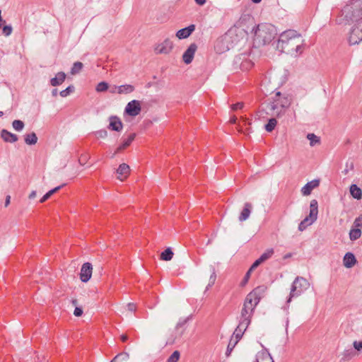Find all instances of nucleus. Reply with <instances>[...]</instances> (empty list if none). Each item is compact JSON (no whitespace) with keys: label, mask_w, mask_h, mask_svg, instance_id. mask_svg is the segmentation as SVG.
<instances>
[{"label":"nucleus","mask_w":362,"mask_h":362,"mask_svg":"<svg viewBox=\"0 0 362 362\" xmlns=\"http://www.w3.org/2000/svg\"><path fill=\"white\" fill-rule=\"evenodd\" d=\"M251 32L253 33L252 48H258L271 43L277 35L276 27L267 23L255 25Z\"/></svg>","instance_id":"f257e3e1"},{"label":"nucleus","mask_w":362,"mask_h":362,"mask_svg":"<svg viewBox=\"0 0 362 362\" xmlns=\"http://www.w3.org/2000/svg\"><path fill=\"white\" fill-rule=\"evenodd\" d=\"M293 101L292 95L288 93H281L280 91L275 93L273 101L269 103V109L272 111V115L280 118L286 113V110L290 107Z\"/></svg>","instance_id":"f03ea898"},{"label":"nucleus","mask_w":362,"mask_h":362,"mask_svg":"<svg viewBox=\"0 0 362 362\" xmlns=\"http://www.w3.org/2000/svg\"><path fill=\"white\" fill-rule=\"evenodd\" d=\"M342 15L348 23L362 24V0H351L342 9Z\"/></svg>","instance_id":"7ed1b4c3"},{"label":"nucleus","mask_w":362,"mask_h":362,"mask_svg":"<svg viewBox=\"0 0 362 362\" xmlns=\"http://www.w3.org/2000/svg\"><path fill=\"white\" fill-rule=\"evenodd\" d=\"M300 37V34L294 30H288L283 32L276 42V49L281 52H289L290 49L287 47L292 42L296 37Z\"/></svg>","instance_id":"20e7f679"},{"label":"nucleus","mask_w":362,"mask_h":362,"mask_svg":"<svg viewBox=\"0 0 362 362\" xmlns=\"http://www.w3.org/2000/svg\"><path fill=\"white\" fill-rule=\"evenodd\" d=\"M310 284L306 279L302 276H297L292 283L290 294L286 300V303H289L293 298L300 296L308 288Z\"/></svg>","instance_id":"39448f33"},{"label":"nucleus","mask_w":362,"mask_h":362,"mask_svg":"<svg viewBox=\"0 0 362 362\" xmlns=\"http://www.w3.org/2000/svg\"><path fill=\"white\" fill-rule=\"evenodd\" d=\"M318 214V203L316 199H313L310 203L309 215L300 221L298 225V230L303 231L306 228L313 224L317 218Z\"/></svg>","instance_id":"423d86ee"},{"label":"nucleus","mask_w":362,"mask_h":362,"mask_svg":"<svg viewBox=\"0 0 362 362\" xmlns=\"http://www.w3.org/2000/svg\"><path fill=\"white\" fill-rule=\"evenodd\" d=\"M250 54V53L243 52L236 55L233 60L234 69H240L244 71L250 69L254 66V63L251 60L247 59V57Z\"/></svg>","instance_id":"0eeeda50"},{"label":"nucleus","mask_w":362,"mask_h":362,"mask_svg":"<svg viewBox=\"0 0 362 362\" xmlns=\"http://www.w3.org/2000/svg\"><path fill=\"white\" fill-rule=\"evenodd\" d=\"M267 290V286L264 284L258 286L256 288H255L252 291H250L246 296V298L251 300L256 305H257L260 302L261 299L264 298Z\"/></svg>","instance_id":"6e6552de"},{"label":"nucleus","mask_w":362,"mask_h":362,"mask_svg":"<svg viewBox=\"0 0 362 362\" xmlns=\"http://www.w3.org/2000/svg\"><path fill=\"white\" fill-rule=\"evenodd\" d=\"M361 41L362 24L359 23L358 24H354L352 27L349 34V42L350 45H358Z\"/></svg>","instance_id":"1a4fd4ad"},{"label":"nucleus","mask_w":362,"mask_h":362,"mask_svg":"<svg viewBox=\"0 0 362 362\" xmlns=\"http://www.w3.org/2000/svg\"><path fill=\"white\" fill-rule=\"evenodd\" d=\"M141 110V103L139 100H133L127 103L124 108V114L131 117L139 115Z\"/></svg>","instance_id":"9d476101"},{"label":"nucleus","mask_w":362,"mask_h":362,"mask_svg":"<svg viewBox=\"0 0 362 362\" xmlns=\"http://www.w3.org/2000/svg\"><path fill=\"white\" fill-rule=\"evenodd\" d=\"M257 305L245 297L240 317L252 320Z\"/></svg>","instance_id":"9b49d317"},{"label":"nucleus","mask_w":362,"mask_h":362,"mask_svg":"<svg viewBox=\"0 0 362 362\" xmlns=\"http://www.w3.org/2000/svg\"><path fill=\"white\" fill-rule=\"evenodd\" d=\"M93 265L90 262H85L82 264L79 273V278L81 282L87 283L92 276Z\"/></svg>","instance_id":"f8f14e48"},{"label":"nucleus","mask_w":362,"mask_h":362,"mask_svg":"<svg viewBox=\"0 0 362 362\" xmlns=\"http://www.w3.org/2000/svg\"><path fill=\"white\" fill-rule=\"evenodd\" d=\"M197 45L195 43H192L182 54V60L185 64H189L194 57L197 51Z\"/></svg>","instance_id":"ddd939ff"},{"label":"nucleus","mask_w":362,"mask_h":362,"mask_svg":"<svg viewBox=\"0 0 362 362\" xmlns=\"http://www.w3.org/2000/svg\"><path fill=\"white\" fill-rule=\"evenodd\" d=\"M110 123L107 129L111 131L119 132L123 129V123L120 118L116 115H112L109 117Z\"/></svg>","instance_id":"4468645a"},{"label":"nucleus","mask_w":362,"mask_h":362,"mask_svg":"<svg viewBox=\"0 0 362 362\" xmlns=\"http://www.w3.org/2000/svg\"><path fill=\"white\" fill-rule=\"evenodd\" d=\"M136 133H132L130 134L127 139H124L123 141L119 145V146L116 148L115 151L111 155L110 158H114L115 156L121 152L122 151L127 148L132 142L136 138Z\"/></svg>","instance_id":"2eb2a0df"},{"label":"nucleus","mask_w":362,"mask_h":362,"mask_svg":"<svg viewBox=\"0 0 362 362\" xmlns=\"http://www.w3.org/2000/svg\"><path fill=\"white\" fill-rule=\"evenodd\" d=\"M173 47V42L169 39H165L163 42L158 44L155 51L157 54H168Z\"/></svg>","instance_id":"dca6fc26"},{"label":"nucleus","mask_w":362,"mask_h":362,"mask_svg":"<svg viewBox=\"0 0 362 362\" xmlns=\"http://www.w3.org/2000/svg\"><path fill=\"white\" fill-rule=\"evenodd\" d=\"M195 28L196 26L194 24H191L185 28L180 29L176 33V37L180 40L186 39L194 31Z\"/></svg>","instance_id":"f3484780"},{"label":"nucleus","mask_w":362,"mask_h":362,"mask_svg":"<svg viewBox=\"0 0 362 362\" xmlns=\"http://www.w3.org/2000/svg\"><path fill=\"white\" fill-rule=\"evenodd\" d=\"M320 185L319 179H314L307 182L301 189V193L304 196L310 195L313 189L317 187Z\"/></svg>","instance_id":"a211bd4d"},{"label":"nucleus","mask_w":362,"mask_h":362,"mask_svg":"<svg viewBox=\"0 0 362 362\" xmlns=\"http://www.w3.org/2000/svg\"><path fill=\"white\" fill-rule=\"evenodd\" d=\"M255 362H274V361L269 354L268 349L264 348L256 355V359Z\"/></svg>","instance_id":"6ab92c4d"},{"label":"nucleus","mask_w":362,"mask_h":362,"mask_svg":"<svg viewBox=\"0 0 362 362\" xmlns=\"http://www.w3.org/2000/svg\"><path fill=\"white\" fill-rule=\"evenodd\" d=\"M357 263V259L354 253L348 252L343 258V264L346 268H352Z\"/></svg>","instance_id":"aec40b11"},{"label":"nucleus","mask_w":362,"mask_h":362,"mask_svg":"<svg viewBox=\"0 0 362 362\" xmlns=\"http://www.w3.org/2000/svg\"><path fill=\"white\" fill-rule=\"evenodd\" d=\"M1 137L5 142L11 144L18 140V136L16 134L4 129L1 131Z\"/></svg>","instance_id":"412c9836"},{"label":"nucleus","mask_w":362,"mask_h":362,"mask_svg":"<svg viewBox=\"0 0 362 362\" xmlns=\"http://www.w3.org/2000/svg\"><path fill=\"white\" fill-rule=\"evenodd\" d=\"M130 168L129 166L126 163H122L119 165L117 169V179L123 180L129 174Z\"/></svg>","instance_id":"4be33fe9"},{"label":"nucleus","mask_w":362,"mask_h":362,"mask_svg":"<svg viewBox=\"0 0 362 362\" xmlns=\"http://www.w3.org/2000/svg\"><path fill=\"white\" fill-rule=\"evenodd\" d=\"M252 209V205L250 202H245L243 206V210L240 212V214L239 216V221H246L251 214Z\"/></svg>","instance_id":"5701e85b"},{"label":"nucleus","mask_w":362,"mask_h":362,"mask_svg":"<svg viewBox=\"0 0 362 362\" xmlns=\"http://www.w3.org/2000/svg\"><path fill=\"white\" fill-rule=\"evenodd\" d=\"M66 77V74L64 71H59L56 74L55 76L49 81L50 85L52 86H58L64 83Z\"/></svg>","instance_id":"b1692460"},{"label":"nucleus","mask_w":362,"mask_h":362,"mask_svg":"<svg viewBox=\"0 0 362 362\" xmlns=\"http://www.w3.org/2000/svg\"><path fill=\"white\" fill-rule=\"evenodd\" d=\"M351 195L356 199H361L362 198V190L355 184L351 185L349 187Z\"/></svg>","instance_id":"393cba45"},{"label":"nucleus","mask_w":362,"mask_h":362,"mask_svg":"<svg viewBox=\"0 0 362 362\" xmlns=\"http://www.w3.org/2000/svg\"><path fill=\"white\" fill-rule=\"evenodd\" d=\"M37 136L35 132H31L29 134H25L24 135L25 143L27 145L33 146L37 144Z\"/></svg>","instance_id":"a878e982"},{"label":"nucleus","mask_w":362,"mask_h":362,"mask_svg":"<svg viewBox=\"0 0 362 362\" xmlns=\"http://www.w3.org/2000/svg\"><path fill=\"white\" fill-rule=\"evenodd\" d=\"M66 184L64 183L59 186H57L50 190H49L47 192H46L43 197L40 199V202L43 203L46 202L52 194L58 192L60 189H62L64 186H65Z\"/></svg>","instance_id":"bb28decb"},{"label":"nucleus","mask_w":362,"mask_h":362,"mask_svg":"<svg viewBox=\"0 0 362 362\" xmlns=\"http://www.w3.org/2000/svg\"><path fill=\"white\" fill-rule=\"evenodd\" d=\"M174 253L170 247L164 250L160 255V259L164 261H170L173 259Z\"/></svg>","instance_id":"cd10ccee"},{"label":"nucleus","mask_w":362,"mask_h":362,"mask_svg":"<svg viewBox=\"0 0 362 362\" xmlns=\"http://www.w3.org/2000/svg\"><path fill=\"white\" fill-rule=\"evenodd\" d=\"M210 271H211V274L209 277V284L206 287L205 291H206L208 289H209V288H211V286H213L214 285L216 279V272L215 267L213 265H211Z\"/></svg>","instance_id":"c85d7f7f"},{"label":"nucleus","mask_w":362,"mask_h":362,"mask_svg":"<svg viewBox=\"0 0 362 362\" xmlns=\"http://www.w3.org/2000/svg\"><path fill=\"white\" fill-rule=\"evenodd\" d=\"M277 121L276 118L271 117L268 119L267 123L264 124V129L267 132H272L276 127Z\"/></svg>","instance_id":"c756f323"},{"label":"nucleus","mask_w":362,"mask_h":362,"mask_svg":"<svg viewBox=\"0 0 362 362\" xmlns=\"http://www.w3.org/2000/svg\"><path fill=\"white\" fill-rule=\"evenodd\" d=\"M134 87L130 84L121 85L118 87V93L119 94H127L133 92Z\"/></svg>","instance_id":"7c9ffc66"},{"label":"nucleus","mask_w":362,"mask_h":362,"mask_svg":"<svg viewBox=\"0 0 362 362\" xmlns=\"http://www.w3.org/2000/svg\"><path fill=\"white\" fill-rule=\"evenodd\" d=\"M190 317H191V316H189V317H186L185 319H180L179 320V322L177 323L176 327H175V329L177 331H179V329L180 328H183L182 330L180 333V336L182 335L184 331L185 330V326L186 325V324L187 323V322L189 321Z\"/></svg>","instance_id":"2f4dec72"},{"label":"nucleus","mask_w":362,"mask_h":362,"mask_svg":"<svg viewBox=\"0 0 362 362\" xmlns=\"http://www.w3.org/2000/svg\"><path fill=\"white\" fill-rule=\"evenodd\" d=\"M361 235V230L360 228H352L349 231V238L352 241L358 240Z\"/></svg>","instance_id":"473e14b6"},{"label":"nucleus","mask_w":362,"mask_h":362,"mask_svg":"<svg viewBox=\"0 0 362 362\" xmlns=\"http://www.w3.org/2000/svg\"><path fill=\"white\" fill-rule=\"evenodd\" d=\"M83 64L82 62H76L74 63L71 69V71L70 73L72 74V75H76L77 74H78L81 69H83Z\"/></svg>","instance_id":"72a5a7b5"},{"label":"nucleus","mask_w":362,"mask_h":362,"mask_svg":"<svg viewBox=\"0 0 362 362\" xmlns=\"http://www.w3.org/2000/svg\"><path fill=\"white\" fill-rule=\"evenodd\" d=\"M238 321H239V323H238V325L237 326L238 329H240V328H243L244 330H247L248 326L251 323V320L247 319V318L244 319V318L239 317Z\"/></svg>","instance_id":"f704fd0d"},{"label":"nucleus","mask_w":362,"mask_h":362,"mask_svg":"<svg viewBox=\"0 0 362 362\" xmlns=\"http://www.w3.org/2000/svg\"><path fill=\"white\" fill-rule=\"evenodd\" d=\"M238 321H239V323H238V325L237 326L238 329H240V328H243L244 330H247L248 326L251 323V320L247 319V318L244 319V318L239 317Z\"/></svg>","instance_id":"c9c22d12"},{"label":"nucleus","mask_w":362,"mask_h":362,"mask_svg":"<svg viewBox=\"0 0 362 362\" xmlns=\"http://www.w3.org/2000/svg\"><path fill=\"white\" fill-rule=\"evenodd\" d=\"M307 139L310 141V145L314 146L317 144L320 143V139L313 133H309L307 134Z\"/></svg>","instance_id":"e433bc0d"},{"label":"nucleus","mask_w":362,"mask_h":362,"mask_svg":"<svg viewBox=\"0 0 362 362\" xmlns=\"http://www.w3.org/2000/svg\"><path fill=\"white\" fill-rule=\"evenodd\" d=\"M274 251L273 248L267 249L263 254L260 255L259 259L262 262H264L266 260L269 259L274 254Z\"/></svg>","instance_id":"4c0bfd02"},{"label":"nucleus","mask_w":362,"mask_h":362,"mask_svg":"<svg viewBox=\"0 0 362 362\" xmlns=\"http://www.w3.org/2000/svg\"><path fill=\"white\" fill-rule=\"evenodd\" d=\"M12 127L16 131L21 132L23 129L25 124L22 120L15 119L12 122Z\"/></svg>","instance_id":"58836bf2"},{"label":"nucleus","mask_w":362,"mask_h":362,"mask_svg":"<svg viewBox=\"0 0 362 362\" xmlns=\"http://www.w3.org/2000/svg\"><path fill=\"white\" fill-rule=\"evenodd\" d=\"M109 88V84L106 81H101L98 83V85L95 87V90L97 92H105L107 91Z\"/></svg>","instance_id":"ea45409f"},{"label":"nucleus","mask_w":362,"mask_h":362,"mask_svg":"<svg viewBox=\"0 0 362 362\" xmlns=\"http://www.w3.org/2000/svg\"><path fill=\"white\" fill-rule=\"evenodd\" d=\"M75 90V87L73 85H69L66 88L59 92V95L62 98L67 97Z\"/></svg>","instance_id":"a19ab883"},{"label":"nucleus","mask_w":362,"mask_h":362,"mask_svg":"<svg viewBox=\"0 0 362 362\" xmlns=\"http://www.w3.org/2000/svg\"><path fill=\"white\" fill-rule=\"evenodd\" d=\"M180 357V353L179 351H174L172 354L169 356L167 362H177Z\"/></svg>","instance_id":"79ce46f5"},{"label":"nucleus","mask_w":362,"mask_h":362,"mask_svg":"<svg viewBox=\"0 0 362 362\" xmlns=\"http://www.w3.org/2000/svg\"><path fill=\"white\" fill-rule=\"evenodd\" d=\"M129 357V355L127 352H122L116 355L111 361L116 362L118 360L127 361Z\"/></svg>","instance_id":"37998d69"},{"label":"nucleus","mask_w":362,"mask_h":362,"mask_svg":"<svg viewBox=\"0 0 362 362\" xmlns=\"http://www.w3.org/2000/svg\"><path fill=\"white\" fill-rule=\"evenodd\" d=\"M245 331L246 330H244L243 328H240V329H238V327L235 328V329L233 332V335L235 337V341L236 342H238L241 339V338Z\"/></svg>","instance_id":"c03bdc74"},{"label":"nucleus","mask_w":362,"mask_h":362,"mask_svg":"<svg viewBox=\"0 0 362 362\" xmlns=\"http://www.w3.org/2000/svg\"><path fill=\"white\" fill-rule=\"evenodd\" d=\"M237 344L238 342L233 341L232 338L230 339L226 351V356L227 357L230 356V353L232 352L233 349H234Z\"/></svg>","instance_id":"a18cd8bd"},{"label":"nucleus","mask_w":362,"mask_h":362,"mask_svg":"<svg viewBox=\"0 0 362 362\" xmlns=\"http://www.w3.org/2000/svg\"><path fill=\"white\" fill-rule=\"evenodd\" d=\"M354 356V351L350 349H347V350H345L343 353V357L341 359L343 360H349L351 359L353 356Z\"/></svg>","instance_id":"49530a36"},{"label":"nucleus","mask_w":362,"mask_h":362,"mask_svg":"<svg viewBox=\"0 0 362 362\" xmlns=\"http://www.w3.org/2000/svg\"><path fill=\"white\" fill-rule=\"evenodd\" d=\"M13 31V28L11 25H5L2 28V33L6 37L9 36Z\"/></svg>","instance_id":"de8ad7c7"},{"label":"nucleus","mask_w":362,"mask_h":362,"mask_svg":"<svg viewBox=\"0 0 362 362\" xmlns=\"http://www.w3.org/2000/svg\"><path fill=\"white\" fill-rule=\"evenodd\" d=\"M251 273H252V271H250V269H248L247 271V272L245 273L243 279H242V281H241V282L240 284V286L244 287L247 284V282H248V281L250 279Z\"/></svg>","instance_id":"09e8293b"},{"label":"nucleus","mask_w":362,"mask_h":362,"mask_svg":"<svg viewBox=\"0 0 362 362\" xmlns=\"http://www.w3.org/2000/svg\"><path fill=\"white\" fill-rule=\"evenodd\" d=\"M303 43H302L300 45H297L296 46L295 49H292V51L295 52V54H294L295 57H297L298 55L300 54L303 52ZM288 53H291L292 55L293 54V53L290 51Z\"/></svg>","instance_id":"8fccbe9b"},{"label":"nucleus","mask_w":362,"mask_h":362,"mask_svg":"<svg viewBox=\"0 0 362 362\" xmlns=\"http://www.w3.org/2000/svg\"><path fill=\"white\" fill-rule=\"evenodd\" d=\"M95 135L98 137V138H105L107 136V130H105V129H100L98 131H96L95 132Z\"/></svg>","instance_id":"3c124183"},{"label":"nucleus","mask_w":362,"mask_h":362,"mask_svg":"<svg viewBox=\"0 0 362 362\" xmlns=\"http://www.w3.org/2000/svg\"><path fill=\"white\" fill-rule=\"evenodd\" d=\"M354 163L352 161H351V162L347 161L346 163V168L342 171V173L344 175H346L349 173V170H354Z\"/></svg>","instance_id":"603ef678"},{"label":"nucleus","mask_w":362,"mask_h":362,"mask_svg":"<svg viewBox=\"0 0 362 362\" xmlns=\"http://www.w3.org/2000/svg\"><path fill=\"white\" fill-rule=\"evenodd\" d=\"M262 263L263 262L258 258L252 264L249 269L252 272Z\"/></svg>","instance_id":"864d4df0"},{"label":"nucleus","mask_w":362,"mask_h":362,"mask_svg":"<svg viewBox=\"0 0 362 362\" xmlns=\"http://www.w3.org/2000/svg\"><path fill=\"white\" fill-rule=\"evenodd\" d=\"M244 106V103H242V102H238V103H236L235 104H233L231 105V109L233 110V111H236L238 110H241Z\"/></svg>","instance_id":"5fc2aeb1"},{"label":"nucleus","mask_w":362,"mask_h":362,"mask_svg":"<svg viewBox=\"0 0 362 362\" xmlns=\"http://www.w3.org/2000/svg\"><path fill=\"white\" fill-rule=\"evenodd\" d=\"M353 346L356 351H361L362 350V340L354 341L353 343Z\"/></svg>","instance_id":"6e6d98bb"},{"label":"nucleus","mask_w":362,"mask_h":362,"mask_svg":"<svg viewBox=\"0 0 362 362\" xmlns=\"http://www.w3.org/2000/svg\"><path fill=\"white\" fill-rule=\"evenodd\" d=\"M83 313V310L81 307L78 306V307L75 308L74 311V315L76 317H81V316H82Z\"/></svg>","instance_id":"4d7b16f0"},{"label":"nucleus","mask_w":362,"mask_h":362,"mask_svg":"<svg viewBox=\"0 0 362 362\" xmlns=\"http://www.w3.org/2000/svg\"><path fill=\"white\" fill-rule=\"evenodd\" d=\"M354 223L356 227H362V215L358 216Z\"/></svg>","instance_id":"13d9d810"},{"label":"nucleus","mask_w":362,"mask_h":362,"mask_svg":"<svg viewBox=\"0 0 362 362\" xmlns=\"http://www.w3.org/2000/svg\"><path fill=\"white\" fill-rule=\"evenodd\" d=\"M127 306L129 311L133 312L136 310V304L133 303H129Z\"/></svg>","instance_id":"bf43d9fd"},{"label":"nucleus","mask_w":362,"mask_h":362,"mask_svg":"<svg viewBox=\"0 0 362 362\" xmlns=\"http://www.w3.org/2000/svg\"><path fill=\"white\" fill-rule=\"evenodd\" d=\"M11 202V197L10 195H7L6 197V199H5V203H4V206L6 207L9 205Z\"/></svg>","instance_id":"052dcab7"},{"label":"nucleus","mask_w":362,"mask_h":362,"mask_svg":"<svg viewBox=\"0 0 362 362\" xmlns=\"http://www.w3.org/2000/svg\"><path fill=\"white\" fill-rule=\"evenodd\" d=\"M194 1L199 6H203L204 4H205L206 0H194Z\"/></svg>","instance_id":"680f3d73"},{"label":"nucleus","mask_w":362,"mask_h":362,"mask_svg":"<svg viewBox=\"0 0 362 362\" xmlns=\"http://www.w3.org/2000/svg\"><path fill=\"white\" fill-rule=\"evenodd\" d=\"M120 339L122 342H125L128 340V336L127 334H122L120 336Z\"/></svg>","instance_id":"e2e57ef3"},{"label":"nucleus","mask_w":362,"mask_h":362,"mask_svg":"<svg viewBox=\"0 0 362 362\" xmlns=\"http://www.w3.org/2000/svg\"><path fill=\"white\" fill-rule=\"evenodd\" d=\"M36 197V191H32L31 193L29 194V199H33Z\"/></svg>","instance_id":"0e129e2a"},{"label":"nucleus","mask_w":362,"mask_h":362,"mask_svg":"<svg viewBox=\"0 0 362 362\" xmlns=\"http://www.w3.org/2000/svg\"><path fill=\"white\" fill-rule=\"evenodd\" d=\"M57 95H58V90L57 88L52 89V95L53 97H57Z\"/></svg>","instance_id":"69168bd1"},{"label":"nucleus","mask_w":362,"mask_h":362,"mask_svg":"<svg viewBox=\"0 0 362 362\" xmlns=\"http://www.w3.org/2000/svg\"><path fill=\"white\" fill-rule=\"evenodd\" d=\"M71 304H72L74 306H75V308H76V307H78V306H77V305H78V300H77V299H72V300H71Z\"/></svg>","instance_id":"338daca9"},{"label":"nucleus","mask_w":362,"mask_h":362,"mask_svg":"<svg viewBox=\"0 0 362 362\" xmlns=\"http://www.w3.org/2000/svg\"><path fill=\"white\" fill-rule=\"evenodd\" d=\"M236 120H237V117L233 116V117L230 118V121L231 123L233 124H235L236 122Z\"/></svg>","instance_id":"774afa93"}]
</instances>
